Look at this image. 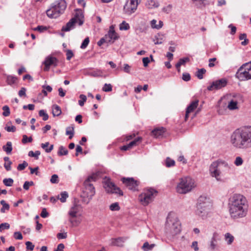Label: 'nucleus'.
I'll return each mask as SVG.
<instances>
[{
  "mask_svg": "<svg viewBox=\"0 0 251 251\" xmlns=\"http://www.w3.org/2000/svg\"><path fill=\"white\" fill-rule=\"evenodd\" d=\"M66 134L69 135V139H71L74 135V128L73 126H68L66 128Z\"/></svg>",
  "mask_w": 251,
  "mask_h": 251,
  "instance_id": "obj_37",
  "label": "nucleus"
},
{
  "mask_svg": "<svg viewBox=\"0 0 251 251\" xmlns=\"http://www.w3.org/2000/svg\"><path fill=\"white\" fill-rule=\"evenodd\" d=\"M219 234L216 232H214L209 244V249L214 251L217 246L218 241L220 240Z\"/></svg>",
  "mask_w": 251,
  "mask_h": 251,
  "instance_id": "obj_18",
  "label": "nucleus"
},
{
  "mask_svg": "<svg viewBox=\"0 0 251 251\" xmlns=\"http://www.w3.org/2000/svg\"><path fill=\"white\" fill-rule=\"evenodd\" d=\"M2 110H3L2 115L4 116L7 117L10 115V109L8 106H7V105L3 106L2 107Z\"/></svg>",
  "mask_w": 251,
  "mask_h": 251,
  "instance_id": "obj_50",
  "label": "nucleus"
},
{
  "mask_svg": "<svg viewBox=\"0 0 251 251\" xmlns=\"http://www.w3.org/2000/svg\"><path fill=\"white\" fill-rule=\"evenodd\" d=\"M89 43V37H86L82 42V43L81 45L80 48L82 49H85L87 47V46H88Z\"/></svg>",
  "mask_w": 251,
  "mask_h": 251,
  "instance_id": "obj_58",
  "label": "nucleus"
},
{
  "mask_svg": "<svg viewBox=\"0 0 251 251\" xmlns=\"http://www.w3.org/2000/svg\"><path fill=\"white\" fill-rule=\"evenodd\" d=\"M79 98L80 100H78V103L80 106H82L84 105V102L87 100V97L85 95L81 94L79 96Z\"/></svg>",
  "mask_w": 251,
  "mask_h": 251,
  "instance_id": "obj_48",
  "label": "nucleus"
},
{
  "mask_svg": "<svg viewBox=\"0 0 251 251\" xmlns=\"http://www.w3.org/2000/svg\"><path fill=\"white\" fill-rule=\"evenodd\" d=\"M227 81L225 78H222L212 82L210 85L207 87V90L213 91L214 90L220 89L225 87L227 84Z\"/></svg>",
  "mask_w": 251,
  "mask_h": 251,
  "instance_id": "obj_13",
  "label": "nucleus"
},
{
  "mask_svg": "<svg viewBox=\"0 0 251 251\" xmlns=\"http://www.w3.org/2000/svg\"><path fill=\"white\" fill-rule=\"evenodd\" d=\"M196 186L195 180L189 176L182 177L176 187V191L181 194L191 192Z\"/></svg>",
  "mask_w": 251,
  "mask_h": 251,
  "instance_id": "obj_7",
  "label": "nucleus"
},
{
  "mask_svg": "<svg viewBox=\"0 0 251 251\" xmlns=\"http://www.w3.org/2000/svg\"><path fill=\"white\" fill-rule=\"evenodd\" d=\"M105 38L107 39L108 42L113 43L115 40L118 38V36L114 30L113 25L110 26L109 30L107 33L105 35Z\"/></svg>",
  "mask_w": 251,
  "mask_h": 251,
  "instance_id": "obj_17",
  "label": "nucleus"
},
{
  "mask_svg": "<svg viewBox=\"0 0 251 251\" xmlns=\"http://www.w3.org/2000/svg\"><path fill=\"white\" fill-rule=\"evenodd\" d=\"M156 23L157 21L155 19L151 21V26L152 28L159 29L163 26V23L161 21H159V24L157 25L156 24Z\"/></svg>",
  "mask_w": 251,
  "mask_h": 251,
  "instance_id": "obj_27",
  "label": "nucleus"
},
{
  "mask_svg": "<svg viewBox=\"0 0 251 251\" xmlns=\"http://www.w3.org/2000/svg\"><path fill=\"white\" fill-rule=\"evenodd\" d=\"M181 231V225L176 216L174 213H169L166 220L165 235L170 241H172L175 236Z\"/></svg>",
  "mask_w": 251,
  "mask_h": 251,
  "instance_id": "obj_4",
  "label": "nucleus"
},
{
  "mask_svg": "<svg viewBox=\"0 0 251 251\" xmlns=\"http://www.w3.org/2000/svg\"><path fill=\"white\" fill-rule=\"evenodd\" d=\"M104 187L108 192L118 194L120 196L123 195V193L120 188L117 187L113 182L109 180L105 182Z\"/></svg>",
  "mask_w": 251,
  "mask_h": 251,
  "instance_id": "obj_14",
  "label": "nucleus"
},
{
  "mask_svg": "<svg viewBox=\"0 0 251 251\" xmlns=\"http://www.w3.org/2000/svg\"><path fill=\"white\" fill-rule=\"evenodd\" d=\"M235 75L241 81L251 79V61L244 63L240 66Z\"/></svg>",
  "mask_w": 251,
  "mask_h": 251,
  "instance_id": "obj_9",
  "label": "nucleus"
},
{
  "mask_svg": "<svg viewBox=\"0 0 251 251\" xmlns=\"http://www.w3.org/2000/svg\"><path fill=\"white\" fill-rule=\"evenodd\" d=\"M14 237L17 240H22L23 239L22 234L20 232H15L14 233Z\"/></svg>",
  "mask_w": 251,
  "mask_h": 251,
  "instance_id": "obj_64",
  "label": "nucleus"
},
{
  "mask_svg": "<svg viewBox=\"0 0 251 251\" xmlns=\"http://www.w3.org/2000/svg\"><path fill=\"white\" fill-rule=\"evenodd\" d=\"M173 6L172 4H168L167 6L164 7L162 9V11L167 14L170 13L172 10Z\"/></svg>",
  "mask_w": 251,
  "mask_h": 251,
  "instance_id": "obj_56",
  "label": "nucleus"
},
{
  "mask_svg": "<svg viewBox=\"0 0 251 251\" xmlns=\"http://www.w3.org/2000/svg\"><path fill=\"white\" fill-rule=\"evenodd\" d=\"M34 185V182L32 181H26L25 182L23 185V188L25 190H28L29 189V186H33Z\"/></svg>",
  "mask_w": 251,
  "mask_h": 251,
  "instance_id": "obj_53",
  "label": "nucleus"
},
{
  "mask_svg": "<svg viewBox=\"0 0 251 251\" xmlns=\"http://www.w3.org/2000/svg\"><path fill=\"white\" fill-rule=\"evenodd\" d=\"M142 140V138L140 137H138L136 139H135L132 141L130 142L129 144H128V146L130 148H131L133 146H136L137 145V142H140Z\"/></svg>",
  "mask_w": 251,
  "mask_h": 251,
  "instance_id": "obj_47",
  "label": "nucleus"
},
{
  "mask_svg": "<svg viewBox=\"0 0 251 251\" xmlns=\"http://www.w3.org/2000/svg\"><path fill=\"white\" fill-rule=\"evenodd\" d=\"M39 115L40 117H43V120L46 121L49 119V115L44 110H40L39 111Z\"/></svg>",
  "mask_w": 251,
  "mask_h": 251,
  "instance_id": "obj_43",
  "label": "nucleus"
},
{
  "mask_svg": "<svg viewBox=\"0 0 251 251\" xmlns=\"http://www.w3.org/2000/svg\"><path fill=\"white\" fill-rule=\"evenodd\" d=\"M81 205L79 204L78 201L75 199L73 205L69 211V215L72 218H75L77 216V213L81 211Z\"/></svg>",
  "mask_w": 251,
  "mask_h": 251,
  "instance_id": "obj_16",
  "label": "nucleus"
},
{
  "mask_svg": "<svg viewBox=\"0 0 251 251\" xmlns=\"http://www.w3.org/2000/svg\"><path fill=\"white\" fill-rule=\"evenodd\" d=\"M206 73V70L204 68L198 69L196 73V76L200 79L203 78V75Z\"/></svg>",
  "mask_w": 251,
  "mask_h": 251,
  "instance_id": "obj_40",
  "label": "nucleus"
},
{
  "mask_svg": "<svg viewBox=\"0 0 251 251\" xmlns=\"http://www.w3.org/2000/svg\"><path fill=\"white\" fill-rule=\"evenodd\" d=\"M66 7L67 3L65 0H56L46 11L47 15L50 18H57L64 12Z\"/></svg>",
  "mask_w": 251,
  "mask_h": 251,
  "instance_id": "obj_6",
  "label": "nucleus"
},
{
  "mask_svg": "<svg viewBox=\"0 0 251 251\" xmlns=\"http://www.w3.org/2000/svg\"><path fill=\"white\" fill-rule=\"evenodd\" d=\"M40 151H36L35 152L31 151L28 152V156L30 157H35L36 159H38L39 155L40 154Z\"/></svg>",
  "mask_w": 251,
  "mask_h": 251,
  "instance_id": "obj_44",
  "label": "nucleus"
},
{
  "mask_svg": "<svg viewBox=\"0 0 251 251\" xmlns=\"http://www.w3.org/2000/svg\"><path fill=\"white\" fill-rule=\"evenodd\" d=\"M25 245L27 250H29L30 251H33L34 248V245L30 241H27L25 243Z\"/></svg>",
  "mask_w": 251,
  "mask_h": 251,
  "instance_id": "obj_62",
  "label": "nucleus"
},
{
  "mask_svg": "<svg viewBox=\"0 0 251 251\" xmlns=\"http://www.w3.org/2000/svg\"><path fill=\"white\" fill-rule=\"evenodd\" d=\"M158 192L154 189L150 188L144 191L139 196V200L144 205H147L152 202Z\"/></svg>",
  "mask_w": 251,
  "mask_h": 251,
  "instance_id": "obj_10",
  "label": "nucleus"
},
{
  "mask_svg": "<svg viewBox=\"0 0 251 251\" xmlns=\"http://www.w3.org/2000/svg\"><path fill=\"white\" fill-rule=\"evenodd\" d=\"M189 61V58L188 57L182 58H180L179 60V61L176 64V67L178 72L180 71V67L184 65L186 62Z\"/></svg>",
  "mask_w": 251,
  "mask_h": 251,
  "instance_id": "obj_29",
  "label": "nucleus"
},
{
  "mask_svg": "<svg viewBox=\"0 0 251 251\" xmlns=\"http://www.w3.org/2000/svg\"><path fill=\"white\" fill-rule=\"evenodd\" d=\"M155 245L154 244H152L150 245L148 242H146L144 243L142 246V249L144 251H149L151 250L154 247Z\"/></svg>",
  "mask_w": 251,
  "mask_h": 251,
  "instance_id": "obj_35",
  "label": "nucleus"
},
{
  "mask_svg": "<svg viewBox=\"0 0 251 251\" xmlns=\"http://www.w3.org/2000/svg\"><path fill=\"white\" fill-rule=\"evenodd\" d=\"M98 177V175L97 173L93 174L89 176L84 182L85 188L83 192V197L88 198L89 201L92 199L95 194V187L91 182L96 181Z\"/></svg>",
  "mask_w": 251,
  "mask_h": 251,
  "instance_id": "obj_8",
  "label": "nucleus"
},
{
  "mask_svg": "<svg viewBox=\"0 0 251 251\" xmlns=\"http://www.w3.org/2000/svg\"><path fill=\"white\" fill-rule=\"evenodd\" d=\"M10 228V225L7 223H3L0 225V232L4 229H8Z\"/></svg>",
  "mask_w": 251,
  "mask_h": 251,
  "instance_id": "obj_59",
  "label": "nucleus"
},
{
  "mask_svg": "<svg viewBox=\"0 0 251 251\" xmlns=\"http://www.w3.org/2000/svg\"><path fill=\"white\" fill-rule=\"evenodd\" d=\"M102 74V71L99 70L94 71L93 72H92L90 73V75L94 77L101 76Z\"/></svg>",
  "mask_w": 251,
  "mask_h": 251,
  "instance_id": "obj_49",
  "label": "nucleus"
},
{
  "mask_svg": "<svg viewBox=\"0 0 251 251\" xmlns=\"http://www.w3.org/2000/svg\"><path fill=\"white\" fill-rule=\"evenodd\" d=\"M243 159L240 156L236 157L234 162V164L237 166H240L242 165L243 164Z\"/></svg>",
  "mask_w": 251,
  "mask_h": 251,
  "instance_id": "obj_51",
  "label": "nucleus"
},
{
  "mask_svg": "<svg viewBox=\"0 0 251 251\" xmlns=\"http://www.w3.org/2000/svg\"><path fill=\"white\" fill-rule=\"evenodd\" d=\"M102 90L106 92H110L112 90V86L110 84L105 83L102 88Z\"/></svg>",
  "mask_w": 251,
  "mask_h": 251,
  "instance_id": "obj_55",
  "label": "nucleus"
},
{
  "mask_svg": "<svg viewBox=\"0 0 251 251\" xmlns=\"http://www.w3.org/2000/svg\"><path fill=\"white\" fill-rule=\"evenodd\" d=\"M0 203L2 205V207L0 209V212L2 213L5 212V210H9L10 208L9 205L4 200H1L0 201Z\"/></svg>",
  "mask_w": 251,
  "mask_h": 251,
  "instance_id": "obj_33",
  "label": "nucleus"
},
{
  "mask_svg": "<svg viewBox=\"0 0 251 251\" xmlns=\"http://www.w3.org/2000/svg\"><path fill=\"white\" fill-rule=\"evenodd\" d=\"M43 64L45 65L44 71L47 72L49 71L50 66H53L54 67L57 66L58 60L54 57L49 56L46 58Z\"/></svg>",
  "mask_w": 251,
  "mask_h": 251,
  "instance_id": "obj_15",
  "label": "nucleus"
},
{
  "mask_svg": "<svg viewBox=\"0 0 251 251\" xmlns=\"http://www.w3.org/2000/svg\"><path fill=\"white\" fill-rule=\"evenodd\" d=\"M126 240V238L125 237H118L117 238L112 239L111 244L113 246L122 247Z\"/></svg>",
  "mask_w": 251,
  "mask_h": 251,
  "instance_id": "obj_24",
  "label": "nucleus"
},
{
  "mask_svg": "<svg viewBox=\"0 0 251 251\" xmlns=\"http://www.w3.org/2000/svg\"><path fill=\"white\" fill-rule=\"evenodd\" d=\"M17 78L16 76L12 75H8L6 78V82L8 84L11 85L13 84L16 83Z\"/></svg>",
  "mask_w": 251,
  "mask_h": 251,
  "instance_id": "obj_39",
  "label": "nucleus"
},
{
  "mask_svg": "<svg viewBox=\"0 0 251 251\" xmlns=\"http://www.w3.org/2000/svg\"><path fill=\"white\" fill-rule=\"evenodd\" d=\"M119 28L121 30H127L130 28V26L128 23L123 21L120 25Z\"/></svg>",
  "mask_w": 251,
  "mask_h": 251,
  "instance_id": "obj_42",
  "label": "nucleus"
},
{
  "mask_svg": "<svg viewBox=\"0 0 251 251\" xmlns=\"http://www.w3.org/2000/svg\"><path fill=\"white\" fill-rule=\"evenodd\" d=\"M32 141V138L31 137H27L26 135L23 136L22 142L23 144H25L27 143H30Z\"/></svg>",
  "mask_w": 251,
  "mask_h": 251,
  "instance_id": "obj_54",
  "label": "nucleus"
},
{
  "mask_svg": "<svg viewBox=\"0 0 251 251\" xmlns=\"http://www.w3.org/2000/svg\"><path fill=\"white\" fill-rule=\"evenodd\" d=\"M68 153V150L63 146H61L59 148V150L58 151V154L59 156L62 155H67Z\"/></svg>",
  "mask_w": 251,
  "mask_h": 251,
  "instance_id": "obj_41",
  "label": "nucleus"
},
{
  "mask_svg": "<svg viewBox=\"0 0 251 251\" xmlns=\"http://www.w3.org/2000/svg\"><path fill=\"white\" fill-rule=\"evenodd\" d=\"M225 239L227 243V244L230 245L233 243L234 237L230 233H226L225 235Z\"/></svg>",
  "mask_w": 251,
  "mask_h": 251,
  "instance_id": "obj_31",
  "label": "nucleus"
},
{
  "mask_svg": "<svg viewBox=\"0 0 251 251\" xmlns=\"http://www.w3.org/2000/svg\"><path fill=\"white\" fill-rule=\"evenodd\" d=\"M75 23H76L75 19H71L65 25L62 26L61 30L65 32L69 31L75 28Z\"/></svg>",
  "mask_w": 251,
  "mask_h": 251,
  "instance_id": "obj_21",
  "label": "nucleus"
},
{
  "mask_svg": "<svg viewBox=\"0 0 251 251\" xmlns=\"http://www.w3.org/2000/svg\"><path fill=\"white\" fill-rule=\"evenodd\" d=\"M2 149L7 154H9L11 153L12 151V144L11 142H7L5 145L2 147Z\"/></svg>",
  "mask_w": 251,
  "mask_h": 251,
  "instance_id": "obj_28",
  "label": "nucleus"
},
{
  "mask_svg": "<svg viewBox=\"0 0 251 251\" xmlns=\"http://www.w3.org/2000/svg\"><path fill=\"white\" fill-rule=\"evenodd\" d=\"M165 129L163 127L156 128L152 131V135L156 138H159L165 132Z\"/></svg>",
  "mask_w": 251,
  "mask_h": 251,
  "instance_id": "obj_25",
  "label": "nucleus"
},
{
  "mask_svg": "<svg viewBox=\"0 0 251 251\" xmlns=\"http://www.w3.org/2000/svg\"><path fill=\"white\" fill-rule=\"evenodd\" d=\"M199 100H195L191 102V103L187 106L186 110L185 116V120L187 121L189 118V114L193 112L198 106Z\"/></svg>",
  "mask_w": 251,
  "mask_h": 251,
  "instance_id": "obj_19",
  "label": "nucleus"
},
{
  "mask_svg": "<svg viewBox=\"0 0 251 251\" xmlns=\"http://www.w3.org/2000/svg\"><path fill=\"white\" fill-rule=\"evenodd\" d=\"M138 5L137 0H127L124 6V13L128 16L131 15L135 12Z\"/></svg>",
  "mask_w": 251,
  "mask_h": 251,
  "instance_id": "obj_11",
  "label": "nucleus"
},
{
  "mask_svg": "<svg viewBox=\"0 0 251 251\" xmlns=\"http://www.w3.org/2000/svg\"><path fill=\"white\" fill-rule=\"evenodd\" d=\"M109 209L111 211H118L120 210V207L119 206V203L118 202H114L112 203L109 206Z\"/></svg>",
  "mask_w": 251,
  "mask_h": 251,
  "instance_id": "obj_45",
  "label": "nucleus"
},
{
  "mask_svg": "<svg viewBox=\"0 0 251 251\" xmlns=\"http://www.w3.org/2000/svg\"><path fill=\"white\" fill-rule=\"evenodd\" d=\"M230 143L237 150L251 149V126H243L234 130L230 135Z\"/></svg>",
  "mask_w": 251,
  "mask_h": 251,
  "instance_id": "obj_2",
  "label": "nucleus"
},
{
  "mask_svg": "<svg viewBox=\"0 0 251 251\" xmlns=\"http://www.w3.org/2000/svg\"><path fill=\"white\" fill-rule=\"evenodd\" d=\"M66 56H67V59L68 60H70L74 56V53L73 51L71 50H66Z\"/></svg>",
  "mask_w": 251,
  "mask_h": 251,
  "instance_id": "obj_60",
  "label": "nucleus"
},
{
  "mask_svg": "<svg viewBox=\"0 0 251 251\" xmlns=\"http://www.w3.org/2000/svg\"><path fill=\"white\" fill-rule=\"evenodd\" d=\"M49 145V142H46L45 143L41 144V147L45 150L46 152H50L53 149V145H51L50 147L48 148V146Z\"/></svg>",
  "mask_w": 251,
  "mask_h": 251,
  "instance_id": "obj_38",
  "label": "nucleus"
},
{
  "mask_svg": "<svg viewBox=\"0 0 251 251\" xmlns=\"http://www.w3.org/2000/svg\"><path fill=\"white\" fill-rule=\"evenodd\" d=\"M68 198V193L66 191H63L61 192L60 194L57 196V199L59 200L62 202H65Z\"/></svg>",
  "mask_w": 251,
  "mask_h": 251,
  "instance_id": "obj_30",
  "label": "nucleus"
},
{
  "mask_svg": "<svg viewBox=\"0 0 251 251\" xmlns=\"http://www.w3.org/2000/svg\"><path fill=\"white\" fill-rule=\"evenodd\" d=\"M74 218H72L70 217L69 219V222L71 223L73 226H77L79 223V221L77 220H75L73 219Z\"/></svg>",
  "mask_w": 251,
  "mask_h": 251,
  "instance_id": "obj_63",
  "label": "nucleus"
},
{
  "mask_svg": "<svg viewBox=\"0 0 251 251\" xmlns=\"http://www.w3.org/2000/svg\"><path fill=\"white\" fill-rule=\"evenodd\" d=\"M166 167L170 168L175 165V161L169 157H167L165 161Z\"/></svg>",
  "mask_w": 251,
  "mask_h": 251,
  "instance_id": "obj_36",
  "label": "nucleus"
},
{
  "mask_svg": "<svg viewBox=\"0 0 251 251\" xmlns=\"http://www.w3.org/2000/svg\"><path fill=\"white\" fill-rule=\"evenodd\" d=\"M13 179L11 178H4L3 180V184L6 186H11L13 183Z\"/></svg>",
  "mask_w": 251,
  "mask_h": 251,
  "instance_id": "obj_46",
  "label": "nucleus"
},
{
  "mask_svg": "<svg viewBox=\"0 0 251 251\" xmlns=\"http://www.w3.org/2000/svg\"><path fill=\"white\" fill-rule=\"evenodd\" d=\"M182 79L185 81H188L191 79L190 75L189 73H185L182 74Z\"/></svg>",
  "mask_w": 251,
  "mask_h": 251,
  "instance_id": "obj_61",
  "label": "nucleus"
},
{
  "mask_svg": "<svg viewBox=\"0 0 251 251\" xmlns=\"http://www.w3.org/2000/svg\"><path fill=\"white\" fill-rule=\"evenodd\" d=\"M83 18L84 16L82 11L77 9L75 11L74 17L72 19H75L76 23L78 22L79 25H81L84 23Z\"/></svg>",
  "mask_w": 251,
  "mask_h": 251,
  "instance_id": "obj_20",
  "label": "nucleus"
},
{
  "mask_svg": "<svg viewBox=\"0 0 251 251\" xmlns=\"http://www.w3.org/2000/svg\"><path fill=\"white\" fill-rule=\"evenodd\" d=\"M212 207L210 199L204 196H200L197 201L196 214L202 218H205Z\"/></svg>",
  "mask_w": 251,
  "mask_h": 251,
  "instance_id": "obj_5",
  "label": "nucleus"
},
{
  "mask_svg": "<svg viewBox=\"0 0 251 251\" xmlns=\"http://www.w3.org/2000/svg\"><path fill=\"white\" fill-rule=\"evenodd\" d=\"M234 101H236L237 103H241L243 101V97L240 94H234L232 95V99Z\"/></svg>",
  "mask_w": 251,
  "mask_h": 251,
  "instance_id": "obj_32",
  "label": "nucleus"
},
{
  "mask_svg": "<svg viewBox=\"0 0 251 251\" xmlns=\"http://www.w3.org/2000/svg\"><path fill=\"white\" fill-rule=\"evenodd\" d=\"M237 103L236 102V101H234L233 100H231L228 103L227 105V107L229 110H233L235 109H238V107L237 106Z\"/></svg>",
  "mask_w": 251,
  "mask_h": 251,
  "instance_id": "obj_34",
  "label": "nucleus"
},
{
  "mask_svg": "<svg viewBox=\"0 0 251 251\" xmlns=\"http://www.w3.org/2000/svg\"><path fill=\"white\" fill-rule=\"evenodd\" d=\"M28 166V163L25 161H24L23 163L20 164L18 165L17 167V170L18 171H23L24 170L27 166Z\"/></svg>",
  "mask_w": 251,
  "mask_h": 251,
  "instance_id": "obj_52",
  "label": "nucleus"
},
{
  "mask_svg": "<svg viewBox=\"0 0 251 251\" xmlns=\"http://www.w3.org/2000/svg\"><path fill=\"white\" fill-rule=\"evenodd\" d=\"M232 167V165L228 164L226 161L219 159L212 162L210 166L209 171L212 177H214L218 181H221V176L228 174Z\"/></svg>",
  "mask_w": 251,
  "mask_h": 251,
  "instance_id": "obj_3",
  "label": "nucleus"
},
{
  "mask_svg": "<svg viewBox=\"0 0 251 251\" xmlns=\"http://www.w3.org/2000/svg\"><path fill=\"white\" fill-rule=\"evenodd\" d=\"M229 215L233 220L245 217L248 213L249 203L247 198L242 194H234L228 200Z\"/></svg>",
  "mask_w": 251,
  "mask_h": 251,
  "instance_id": "obj_1",
  "label": "nucleus"
},
{
  "mask_svg": "<svg viewBox=\"0 0 251 251\" xmlns=\"http://www.w3.org/2000/svg\"><path fill=\"white\" fill-rule=\"evenodd\" d=\"M121 180L129 190L133 191L138 190V186L139 184V182L135 180L133 178L123 177Z\"/></svg>",
  "mask_w": 251,
  "mask_h": 251,
  "instance_id": "obj_12",
  "label": "nucleus"
},
{
  "mask_svg": "<svg viewBox=\"0 0 251 251\" xmlns=\"http://www.w3.org/2000/svg\"><path fill=\"white\" fill-rule=\"evenodd\" d=\"M50 181L51 183H54V184L58 183L59 182L58 176L56 174L53 175L51 177Z\"/></svg>",
  "mask_w": 251,
  "mask_h": 251,
  "instance_id": "obj_57",
  "label": "nucleus"
},
{
  "mask_svg": "<svg viewBox=\"0 0 251 251\" xmlns=\"http://www.w3.org/2000/svg\"><path fill=\"white\" fill-rule=\"evenodd\" d=\"M62 111L60 106L54 104L52 106V113L53 117L59 116L61 115Z\"/></svg>",
  "mask_w": 251,
  "mask_h": 251,
  "instance_id": "obj_26",
  "label": "nucleus"
},
{
  "mask_svg": "<svg viewBox=\"0 0 251 251\" xmlns=\"http://www.w3.org/2000/svg\"><path fill=\"white\" fill-rule=\"evenodd\" d=\"M145 6L149 9H153L159 7V3L155 0H147L145 3Z\"/></svg>",
  "mask_w": 251,
  "mask_h": 251,
  "instance_id": "obj_23",
  "label": "nucleus"
},
{
  "mask_svg": "<svg viewBox=\"0 0 251 251\" xmlns=\"http://www.w3.org/2000/svg\"><path fill=\"white\" fill-rule=\"evenodd\" d=\"M195 6L198 8H201L207 5H209L210 0H192Z\"/></svg>",
  "mask_w": 251,
  "mask_h": 251,
  "instance_id": "obj_22",
  "label": "nucleus"
}]
</instances>
